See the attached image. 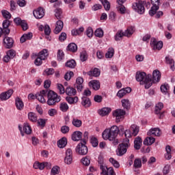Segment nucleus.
Listing matches in <instances>:
<instances>
[{
	"instance_id": "nucleus-1",
	"label": "nucleus",
	"mask_w": 175,
	"mask_h": 175,
	"mask_svg": "<svg viewBox=\"0 0 175 175\" xmlns=\"http://www.w3.org/2000/svg\"><path fill=\"white\" fill-rule=\"evenodd\" d=\"M120 131V132H124V127L121 126L120 129H118V126H112L110 129H107L103 132V139H104V140L113 142L116 140V137L118 136Z\"/></svg>"
},
{
	"instance_id": "nucleus-2",
	"label": "nucleus",
	"mask_w": 175,
	"mask_h": 175,
	"mask_svg": "<svg viewBox=\"0 0 175 175\" xmlns=\"http://www.w3.org/2000/svg\"><path fill=\"white\" fill-rule=\"evenodd\" d=\"M137 81L140 84H144L146 90H148L152 85V77L151 75L146 74L144 72H137L135 75Z\"/></svg>"
},
{
	"instance_id": "nucleus-3",
	"label": "nucleus",
	"mask_w": 175,
	"mask_h": 175,
	"mask_svg": "<svg viewBox=\"0 0 175 175\" xmlns=\"http://www.w3.org/2000/svg\"><path fill=\"white\" fill-rule=\"evenodd\" d=\"M46 96L48 98L46 103L49 106H53L61 102V96H58V94L53 90H47Z\"/></svg>"
},
{
	"instance_id": "nucleus-4",
	"label": "nucleus",
	"mask_w": 175,
	"mask_h": 175,
	"mask_svg": "<svg viewBox=\"0 0 175 175\" xmlns=\"http://www.w3.org/2000/svg\"><path fill=\"white\" fill-rule=\"evenodd\" d=\"M144 5H146V7L149 8L150 3H146L145 1H136L132 4V9L139 14H144V12H146Z\"/></svg>"
},
{
	"instance_id": "nucleus-5",
	"label": "nucleus",
	"mask_w": 175,
	"mask_h": 175,
	"mask_svg": "<svg viewBox=\"0 0 175 175\" xmlns=\"http://www.w3.org/2000/svg\"><path fill=\"white\" fill-rule=\"evenodd\" d=\"M131 147V143L129 139H124L122 144H120L118 148L117 155L118 157H122L124 154H126L128 148Z\"/></svg>"
},
{
	"instance_id": "nucleus-6",
	"label": "nucleus",
	"mask_w": 175,
	"mask_h": 175,
	"mask_svg": "<svg viewBox=\"0 0 175 175\" xmlns=\"http://www.w3.org/2000/svg\"><path fill=\"white\" fill-rule=\"evenodd\" d=\"M126 111L122 109H117L112 112V116L116 118V122H121L125 118Z\"/></svg>"
},
{
	"instance_id": "nucleus-7",
	"label": "nucleus",
	"mask_w": 175,
	"mask_h": 175,
	"mask_svg": "<svg viewBox=\"0 0 175 175\" xmlns=\"http://www.w3.org/2000/svg\"><path fill=\"white\" fill-rule=\"evenodd\" d=\"M76 152L80 155H87L88 153V148L85 146L84 142L79 143L76 147Z\"/></svg>"
},
{
	"instance_id": "nucleus-8",
	"label": "nucleus",
	"mask_w": 175,
	"mask_h": 175,
	"mask_svg": "<svg viewBox=\"0 0 175 175\" xmlns=\"http://www.w3.org/2000/svg\"><path fill=\"white\" fill-rule=\"evenodd\" d=\"M150 46L153 50H161L163 47V42L162 41H157L155 38H151Z\"/></svg>"
},
{
	"instance_id": "nucleus-9",
	"label": "nucleus",
	"mask_w": 175,
	"mask_h": 175,
	"mask_svg": "<svg viewBox=\"0 0 175 175\" xmlns=\"http://www.w3.org/2000/svg\"><path fill=\"white\" fill-rule=\"evenodd\" d=\"M100 169L102 170L101 174L103 175H116V172L111 167L107 168V167L100 165Z\"/></svg>"
},
{
	"instance_id": "nucleus-10",
	"label": "nucleus",
	"mask_w": 175,
	"mask_h": 175,
	"mask_svg": "<svg viewBox=\"0 0 175 175\" xmlns=\"http://www.w3.org/2000/svg\"><path fill=\"white\" fill-rule=\"evenodd\" d=\"M47 96V90H42L36 94V99H38L40 103H46V98Z\"/></svg>"
},
{
	"instance_id": "nucleus-11",
	"label": "nucleus",
	"mask_w": 175,
	"mask_h": 175,
	"mask_svg": "<svg viewBox=\"0 0 175 175\" xmlns=\"http://www.w3.org/2000/svg\"><path fill=\"white\" fill-rule=\"evenodd\" d=\"M3 44L5 49H12L14 44V40H13V38L10 37L5 36L3 38Z\"/></svg>"
},
{
	"instance_id": "nucleus-12",
	"label": "nucleus",
	"mask_w": 175,
	"mask_h": 175,
	"mask_svg": "<svg viewBox=\"0 0 175 175\" xmlns=\"http://www.w3.org/2000/svg\"><path fill=\"white\" fill-rule=\"evenodd\" d=\"M13 90L10 89L8 90L7 92H3L0 94V99L1 100H8V99H10V96L13 95Z\"/></svg>"
},
{
	"instance_id": "nucleus-13",
	"label": "nucleus",
	"mask_w": 175,
	"mask_h": 175,
	"mask_svg": "<svg viewBox=\"0 0 175 175\" xmlns=\"http://www.w3.org/2000/svg\"><path fill=\"white\" fill-rule=\"evenodd\" d=\"M33 14L36 18H43L44 16V10L42 8H39L33 11Z\"/></svg>"
},
{
	"instance_id": "nucleus-14",
	"label": "nucleus",
	"mask_w": 175,
	"mask_h": 175,
	"mask_svg": "<svg viewBox=\"0 0 175 175\" xmlns=\"http://www.w3.org/2000/svg\"><path fill=\"white\" fill-rule=\"evenodd\" d=\"M132 92V89L130 87H127L126 88L121 89L120 90L118 91L117 93V96L118 98H124L126 94H129L130 92Z\"/></svg>"
},
{
	"instance_id": "nucleus-15",
	"label": "nucleus",
	"mask_w": 175,
	"mask_h": 175,
	"mask_svg": "<svg viewBox=\"0 0 175 175\" xmlns=\"http://www.w3.org/2000/svg\"><path fill=\"white\" fill-rule=\"evenodd\" d=\"M161 80V72L158 70H154L152 72V83H159Z\"/></svg>"
},
{
	"instance_id": "nucleus-16",
	"label": "nucleus",
	"mask_w": 175,
	"mask_h": 175,
	"mask_svg": "<svg viewBox=\"0 0 175 175\" xmlns=\"http://www.w3.org/2000/svg\"><path fill=\"white\" fill-rule=\"evenodd\" d=\"M64 28V22L61 20H59L56 22L55 28L54 29V33L56 35L59 33L62 29Z\"/></svg>"
},
{
	"instance_id": "nucleus-17",
	"label": "nucleus",
	"mask_w": 175,
	"mask_h": 175,
	"mask_svg": "<svg viewBox=\"0 0 175 175\" xmlns=\"http://www.w3.org/2000/svg\"><path fill=\"white\" fill-rule=\"evenodd\" d=\"M161 135L162 132H161V129H159V128L151 129L148 132V136H161Z\"/></svg>"
},
{
	"instance_id": "nucleus-18",
	"label": "nucleus",
	"mask_w": 175,
	"mask_h": 175,
	"mask_svg": "<svg viewBox=\"0 0 175 175\" xmlns=\"http://www.w3.org/2000/svg\"><path fill=\"white\" fill-rule=\"evenodd\" d=\"M81 105L85 109H88V107H91V100L87 96H83L81 98Z\"/></svg>"
},
{
	"instance_id": "nucleus-19",
	"label": "nucleus",
	"mask_w": 175,
	"mask_h": 175,
	"mask_svg": "<svg viewBox=\"0 0 175 175\" xmlns=\"http://www.w3.org/2000/svg\"><path fill=\"white\" fill-rule=\"evenodd\" d=\"M89 86L93 88L94 91H98L100 88V83L98 81L93 80L89 82Z\"/></svg>"
},
{
	"instance_id": "nucleus-20",
	"label": "nucleus",
	"mask_w": 175,
	"mask_h": 175,
	"mask_svg": "<svg viewBox=\"0 0 175 175\" xmlns=\"http://www.w3.org/2000/svg\"><path fill=\"white\" fill-rule=\"evenodd\" d=\"M83 83H84V79L82 77H79L77 79L76 87L79 92H81V91H83Z\"/></svg>"
},
{
	"instance_id": "nucleus-21",
	"label": "nucleus",
	"mask_w": 175,
	"mask_h": 175,
	"mask_svg": "<svg viewBox=\"0 0 175 175\" xmlns=\"http://www.w3.org/2000/svg\"><path fill=\"white\" fill-rule=\"evenodd\" d=\"M82 137L83 133L81 131H75L72 134V140H73V142H79V140H81Z\"/></svg>"
},
{
	"instance_id": "nucleus-22",
	"label": "nucleus",
	"mask_w": 175,
	"mask_h": 175,
	"mask_svg": "<svg viewBox=\"0 0 175 175\" xmlns=\"http://www.w3.org/2000/svg\"><path fill=\"white\" fill-rule=\"evenodd\" d=\"M111 112V108L110 107H104L98 111V114L102 117H105V116H108Z\"/></svg>"
},
{
	"instance_id": "nucleus-23",
	"label": "nucleus",
	"mask_w": 175,
	"mask_h": 175,
	"mask_svg": "<svg viewBox=\"0 0 175 175\" xmlns=\"http://www.w3.org/2000/svg\"><path fill=\"white\" fill-rule=\"evenodd\" d=\"M33 34L32 33H27L23 34L21 37V43H25V42H27V40H31L32 39Z\"/></svg>"
},
{
	"instance_id": "nucleus-24",
	"label": "nucleus",
	"mask_w": 175,
	"mask_h": 175,
	"mask_svg": "<svg viewBox=\"0 0 175 175\" xmlns=\"http://www.w3.org/2000/svg\"><path fill=\"white\" fill-rule=\"evenodd\" d=\"M15 105L18 110H23V109H24V103H23V100L18 97L15 99Z\"/></svg>"
},
{
	"instance_id": "nucleus-25",
	"label": "nucleus",
	"mask_w": 175,
	"mask_h": 175,
	"mask_svg": "<svg viewBox=\"0 0 175 175\" xmlns=\"http://www.w3.org/2000/svg\"><path fill=\"white\" fill-rule=\"evenodd\" d=\"M142 143H143V141L142 140V138L138 137H136L134 141V148L135 150H140V148L142 147Z\"/></svg>"
},
{
	"instance_id": "nucleus-26",
	"label": "nucleus",
	"mask_w": 175,
	"mask_h": 175,
	"mask_svg": "<svg viewBox=\"0 0 175 175\" xmlns=\"http://www.w3.org/2000/svg\"><path fill=\"white\" fill-rule=\"evenodd\" d=\"M155 143V138L152 137H147L144 140V146H151Z\"/></svg>"
},
{
	"instance_id": "nucleus-27",
	"label": "nucleus",
	"mask_w": 175,
	"mask_h": 175,
	"mask_svg": "<svg viewBox=\"0 0 175 175\" xmlns=\"http://www.w3.org/2000/svg\"><path fill=\"white\" fill-rule=\"evenodd\" d=\"M161 92L164 95H166V94L169 93V90H170V87L169 86V84L164 83L163 85H161L160 87Z\"/></svg>"
},
{
	"instance_id": "nucleus-28",
	"label": "nucleus",
	"mask_w": 175,
	"mask_h": 175,
	"mask_svg": "<svg viewBox=\"0 0 175 175\" xmlns=\"http://www.w3.org/2000/svg\"><path fill=\"white\" fill-rule=\"evenodd\" d=\"M23 131L26 135H31L32 133V129H31V126L29 123L25 122L23 124Z\"/></svg>"
},
{
	"instance_id": "nucleus-29",
	"label": "nucleus",
	"mask_w": 175,
	"mask_h": 175,
	"mask_svg": "<svg viewBox=\"0 0 175 175\" xmlns=\"http://www.w3.org/2000/svg\"><path fill=\"white\" fill-rule=\"evenodd\" d=\"M121 103L124 110H129L131 109V102L128 99H122Z\"/></svg>"
},
{
	"instance_id": "nucleus-30",
	"label": "nucleus",
	"mask_w": 175,
	"mask_h": 175,
	"mask_svg": "<svg viewBox=\"0 0 175 175\" xmlns=\"http://www.w3.org/2000/svg\"><path fill=\"white\" fill-rule=\"evenodd\" d=\"M66 100L69 103V105H73L75 103H77L79 102V97L75 96V97H70L67 96L66 97Z\"/></svg>"
},
{
	"instance_id": "nucleus-31",
	"label": "nucleus",
	"mask_w": 175,
	"mask_h": 175,
	"mask_svg": "<svg viewBox=\"0 0 175 175\" xmlns=\"http://www.w3.org/2000/svg\"><path fill=\"white\" fill-rule=\"evenodd\" d=\"M28 120L31 122H38V115L33 112H29L28 113Z\"/></svg>"
},
{
	"instance_id": "nucleus-32",
	"label": "nucleus",
	"mask_w": 175,
	"mask_h": 175,
	"mask_svg": "<svg viewBox=\"0 0 175 175\" xmlns=\"http://www.w3.org/2000/svg\"><path fill=\"white\" fill-rule=\"evenodd\" d=\"M68 144V140L66 137H63L57 142V146L59 148H64Z\"/></svg>"
},
{
	"instance_id": "nucleus-33",
	"label": "nucleus",
	"mask_w": 175,
	"mask_h": 175,
	"mask_svg": "<svg viewBox=\"0 0 175 175\" xmlns=\"http://www.w3.org/2000/svg\"><path fill=\"white\" fill-rule=\"evenodd\" d=\"M88 75L93 77H98L100 75V71L98 68H94L93 70L89 71Z\"/></svg>"
},
{
	"instance_id": "nucleus-34",
	"label": "nucleus",
	"mask_w": 175,
	"mask_h": 175,
	"mask_svg": "<svg viewBox=\"0 0 175 175\" xmlns=\"http://www.w3.org/2000/svg\"><path fill=\"white\" fill-rule=\"evenodd\" d=\"M38 55L41 57V59H43L44 61V59H46V58L49 57V51L47 49H43L42 51L39 52Z\"/></svg>"
},
{
	"instance_id": "nucleus-35",
	"label": "nucleus",
	"mask_w": 175,
	"mask_h": 175,
	"mask_svg": "<svg viewBox=\"0 0 175 175\" xmlns=\"http://www.w3.org/2000/svg\"><path fill=\"white\" fill-rule=\"evenodd\" d=\"M77 92L76 89L73 88H67L66 89V95H68V96H75Z\"/></svg>"
},
{
	"instance_id": "nucleus-36",
	"label": "nucleus",
	"mask_w": 175,
	"mask_h": 175,
	"mask_svg": "<svg viewBox=\"0 0 175 175\" xmlns=\"http://www.w3.org/2000/svg\"><path fill=\"white\" fill-rule=\"evenodd\" d=\"M72 124L75 128H80L83 125V122L77 118H74L72 121Z\"/></svg>"
},
{
	"instance_id": "nucleus-37",
	"label": "nucleus",
	"mask_w": 175,
	"mask_h": 175,
	"mask_svg": "<svg viewBox=\"0 0 175 175\" xmlns=\"http://www.w3.org/2000/svg\"><path fill=\"white\" fill-rule=\"evenodd\" d=\"M134 32H135V28L133 27H130L124 32V36H126L127 38H130V36H132V35H133Z\"/></svg>"
},
{
	"instance_id": "nucleus-38",
	"label": "nucleus",
	"mask_w": 175,
	"mask_h": 175,
	"mask_svg": "<svg viewBox=\"0 0 175 175\" xmlns=\"http://www.w3.org/2000/svg\"><path fill=\"white\" fill-rule=\"evenodd\" d=\"M130 131L133 132V136H137V134L139 133V126L135 124H132Z\"/></svg>"
},
{
	"instance_id": "nucleus-39",
	"label": "nucleus",
	"mask_w": 175,
	"mask_h": 175,
	"mask_svg": "<svg viewBox=\"0 0 175 175\" xmlns=\"http://www.w3.org/2000/svg\"><path fill=\"white\" fill-rule=\"evenodd\" d=\"M166 154H165V159H172V149L170 148V146H167L165 148Z\"/></svg>"
},
{
	"instance_id": "nucleus-40",
	"label": "nucleus",
	"mask_w": 175,
	"mask_h": 175,
	"mask_svg": "<svg viewBox=\"0 0 175 175\" xmlns=\"http://www.w3.org/2000/svg\"><path fill=\"white\" fill-rule=\"evenodd\" d=\"M82 32H84V27H81L77 29L72 30L71 33L73 36H77V35H80V33H82Z\"/></svg>"
},
{
	"instance_id": "nucleus-41",
	"label": "nucleus",
	"mask_w": 175,
	"mask_h": 175,
	"mask_svg": "<svg viewBox=\"0 0 175 175\" xmlns=\"http://www.w3.org/2000/svg\"><path fill=\"white\" fill-rule=\"evenodd\" d=\"M163 109V103H159L155 106L154 113L155 114H160L161 110Z\"/></svg>"
},
{
	"instance_id": "nucleus-42",
	"label": "nucleus",
	"mask_w": 175,
	"mask_h": 175,
	"mask_svg": "<svg viewBox=\"0 0 175 175\" xmlns=\"http://www.w3.org/2000/svg\"><path fill=\"white\" fill-rule=\"evenodd\" d=\"M66 66H67V68H70L71 69H74V68H76V61H75V59L68 60L66 63Z\"/></svg>"
},
{
	"instance_id": "nucleus-43",
	"label": "nucleus",
	"mask_w": 175,
	"mask_h": 175,
	"mask_svg": "<svg viewBox=\"0 0 175 175\" xmlns=\"http://www.w3.org/2000/svg\"><path fill=\"white\" fill-rule=\"evenodd\" d=\"M59 109L61 111H63L64 113H65L68 111V110H69V106L66 103H61L59 105Z\"/></svg>"
},
{
	"instance_id": "nucleus-44",
	"label": "nucleus",
	"mask_w": 175,
	"mask_h": 175,
	"mask_svg": "<svg viewBox=\"0 0 175 175\" xmlns=\"http://www.w3.org/2000/svg\"><path fill=\"white\" fill-rule=\"evenodd\" d=\"M55 16L57 20L62 18V10L61 8H56L55 10Z\"/></svg>"
},
{
	"instance_id": "nucleus-45",
	"label": "nucleus",
	"mask_w": 175,
	"mask_h": 175,
	"mask_svg": "<svg viewBox=\"0 0 175 175\" xmlns=\"http://www.w3.org/2000/svg\"><path fill=\"white\" fill-rule=\"evenodd\" d=\"M1 14L3 17L6 20H10V18H12V14L8 10H1Z\"/></svg>"
},
{
	"instance_id": "nucleus-46",
	"label": "nucleus",
	"mask_w": 175,
	"mask_h": 175,
	"mask_svg": "<svg viewBox=\"0 0 175 175\" xmlns=\"http://www.w3.org/2000/svg\"><path fill=\"white\" fill-rule=\"evenodd\" d=\"M68 50L72 51V53H76L77 51V45L75 43H70L68 46Z\"/></svg>"
},
{
	"instance_id": "nucleus-47",
	"label": "nucleus",
	"mask_w": 175,
	"mask_h": 175,
	"mask_svg": "<svg viewBox=\"0 0 175 175\" xmlns=\"http://www.w3.org/2000/svg\"><path fill=\"white\" fill-rule=\"evenodd\" d=\"M33 166L34 169H39L40 170H43V169H44V163L35 162Z\"/></svg>"
},
{
	"instance_id": "nucleus-48",
	"label": "nucleus",
	"mask_w": 175,
	"mask_h": 175,
	"mask_svg": "<svg viewBox=\"0 0 175 175\" xmlns=\"http://www.w3.org/2000/svg\"><path fill=\"white\" fill-rule=\"evenodd\" d=\"M165 61L167 64L170 65V68L172 70H174V60L173 59H170V57H165Z\"/></svg>"
},
{
	"instance_id": "nucleus-49",
	"label": "nucleus",
	"mask_w": 175,
	"mask_h": 175,
	"mask_svg": "<svg viewBox=\"0 0 175 175\" xmlns=\"http://www.w3.org/2000/svg\"><path fill=\"white\" fill-rule=\"evenodd\" d=\"M159 10V7L157 5H153L151 7L150 10H149L150 16H154V14H157V11Z\"/></svg>"
},
{
	"instance_id": "nucleus-50",
	"label": "nucleus",
	"mask_w": 175,
	"mask_h": 175,
	"mask_svg": "<svg viewBox=\"0 0 175 175\" xmlns=\"http://www.w3.org/2000/svg\"><path fill=\"white\" fill-rule=\"evenodd\" d=\"M80 59L82 62H84L88 59V55L87 54V51H83L81 53Z\"/></svg>"
},
{
	"instance_id": "nucleus-51",
	"label": "nucleus",
	"mask_w": 175,
	"mask_h": 175,
	"mask_svg": "<svg viewBox=\"0 0 175 175\" xmlns=\"http://www.w3.org/2000/svg\"><path fill=\"white\" fill-rule=\"evenodd\" d=\"M113 55H114V49L109 48L108 49V51L105 54V57L106 58H113Z\"/></svg>"
},
{
	"instance_id": "nucleus-52",
	"label": "nucleus",
	"mask_w": 175,
	"mask_h": 175,
	"mask_svg": "<svg viewBox=\"0 0 175 175\" xmlns=\"http://www.w3.org/2000/svg\"><path fill=\"white\" fill-rule=\"evenodd\" d=\"M57 88L59 91V94H60V95H64V93L66 92V90H65V88L64 87V85L61 84V83H57Z\"/></svg>"
},
{
	"instance_id": "nucleus-53",
	"label": "nucleus",
	"mask_w": 175,
	"mask_h": 175,
	"mask_svg": "<svg viewBox=\"0 0 175 175\" xmlns=\"http://www.w3.org/2000/svg\"><path fill=\"white\" fill-rule=\"evenodd\" d=\"M109 162L116 169H118V167H120V163L117 160L114 159V158L111 157L109 159Z\"/></svg>"
},
{
	"instance_id": "nucleus-54",
	"label": "nucleus",
	"mask_w": 175,
	"mask_h": 175,
	"mask_svg": "<svg viewBox=\"0 0 175 175\" xmlns=\"http://www.w3.org/2000/svg\"><path fill=\"white\" fill-rule=\"evenodd\" d=\"M105 10H110V2L107 0H100Z\"/></svg>"
},
{
	"instance_id": "nucleus-55",
	"label": "nucleus",
	"mask_w": 175,
	"mask_h": 175,
	"mask_svg": "<svg viewBox=\"0 0 175 175\" xmlns=\"http://www.w3.org/2000/svg\"><path fill=\"white\" fill-rule=\"evenodd\" d=\"M125 36V34L122 31H118L115 35V40L118 41L122 39V37Z\"/></svg>"
},
{
	"instance_id": "nucleus-56",
	"label": "nucleus",
	"mask_w": 175,
	"mask_h": 175,
	"mask_svg": "<svg viewBox=\"0 0 175 175\" xmlns=\"http://www.w3.org/2000/svg\"><path fill=\"white\" fill-rule=\"evenodd\" d=\"M59 174V167L55 165L53 167L51 171V175H57Z\"/></svg>"
},
{
	"instance_id": "nucleus-57",
	"label": "nucleus",
	"mask_w": 175,
	"mask_h": 175,
	"mask_svg": "<svg viewBox=\"0 0 175 175\" xmlns=\"http://www.w3.org/2000/svg\"><path fill=\"white\" fill-rule=\"evenodd\" d=\"M55 72V71L54 70L53 68H46L44 71V75L45 76H51V75H54Z\"/></svg>"
},
{
	"instance_id": "nucleus-58",
	"label": "nucleus",
	"mask_w": 175,
	"mask_h": 175,
	"mask_svg": "<svg viewBox=\"0 0 175 175\" xmlns=\"http://www.w3.org/2000/svg\"><path fill=\"white\" fill-rule=\"evenodd\" d=\"M134 167H135V169H140V167H142V160L139 159H136L134 161Z\"/></svg>"
},
{
	"instance_id": "nucleus-59",
	"label": "nucleus",
	"mask_w": 175,
	"mask_h": 175,
	"mask_svg": "<svg viewBox=\"0 0 175 175\" xmlns=\"http://www.w3.org/2000/svg\"><path fill=\"white\" fill-rule=\"evenodd\" d=\"M94 35L97 38H103V30L102 29H97L94 32Z\"/></svg>"
},
{
	"instance_id": "nucleus-60",
	"label": "nucleus",
	"mask_w": 175,
	"mask_h": 175,
	"mask_svg": "<svg viewBox=\"0 0 175 175\" xmlns=\"http://www.w3.org/2000/svg\"><path fill=\"white\" fill-rule=\"evenodd\" d=\"M6 54L8 55H9V57L11 59H13V58H14V57H16V51H14L13 49H10L6 52Z\"/></svg>"
},
{
	"instance_id": "nucleus-61",
	"label": "nucleus",
	"mask_w": 175,
	"mask_h": 175,
	"mask_svg": "<svg viewBox=\"0 0 175 175\" xmlns=\"http://www.w3.org/2000/svg\"><path fill=\"white\" fill-rule=\"evenodd\" d=\"M118 12H120L121 14H125L126 9L124 5H118L116 7Z\"/></svg>"
},
{
	"instance_id": "nucleus-62",
	"label": "nucleus",
	"mask_w": 175,
	"mask_h": 175,
	"mask_svg": "<svg viewBox=\"0 0 175 175\" xmlns=\"http://www.w3.org/2000/svg\"><path fill=\"white\" fill-rule=\"evenodd\" d=\"M65 57V54L64 53V51L61 50H58L57 51V61H62Z\"/></svg>"
},
{
	"instance_id": "nucleus-63",
	"label": "nucleus",
	"mask_w": 175,
	"mask_h": 175,
	"mask_svg": "<svg viewBox=\"0 0 175 175\" xmlns=\"http://www.w3.org/2000/svg\"><path fill=\"white\" fill-rule=\"evenodd\" d=\"M124 136H125V139H131V137H132V136H133V134L132 133V131L129 129L126 130L124 131Z\"/></svg>"
},
{
	"instance_id": "nucleus-64",
	"label": "nucleus",
	"mask_w": 175,
	"mask_h": 175,
	"mask_svg": "<svg viewBox=\"0 0 175 175\" xmlns=\"http://www.w3.org/2000/svg\"><path fill=\"white\" fill-rule=\"evenodd\" d=\"M74 73L72 71H70L68 72H66V75H64V79L67 81H69L70 79H72V77L73 76Z\"/></svg>"
}]
</instances>
